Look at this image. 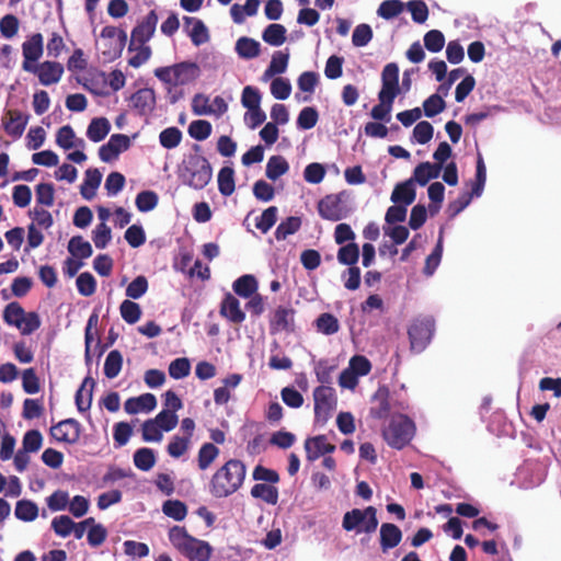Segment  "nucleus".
Masks as SVG:
<instances>
[{"label": "nucleus", "mask_w": 561, "mask_h": 561, "mask_svg": "<svg viewBox=\"0 0 561 561\" xmlns=\"http://www.w3.org/2000/svg\"><path fill=\"white\" fill-rule=\"evenodd\" d=\"M435 331V321L432 317L415 318L408 329L411 350L417 353L424 351L432 340Z\"/></svg>", "instance_id": "obj_6"}, {"label": "nucleus", "mask_w": 561, "mask_h": 561, "mask_svg": "<svg viewBox=\"0 0 561 561\" xmlns=\"http://www.w3.org/2000/svg\"><path fill=\"white\" fill-rule=\"evenodd\" d=\"M159 197L153 191H141L136 196V207L141 213H147L154 209L158 205Z\"/></svg>", "instance_id": "obj_49"}, {"label": "nucleus", "mask_w": 561, "mask_h": 561, "mask_svg": "<svg viewBox=\"0 0 561 561\" xmlns=\"http://www.w3.org/2000/svg\"><path fill=\"white\" fill-rule=\"evenodd\" d=\"M31 69L26 72L35 75L39 83L46 87L58 83L65 72L60 62L50 60L38 62Z\"/></svg>", "instance_id": "obj_11"}, {"label": "nucleus", "mask_w": 561, "mask_h": 561, "mask_svg": "<svg viewBox=\"0 0 561 561\" xmlns=\"http://www.w3.org/2000/svg\"><path fill=\"white\" fill-rule=\"evenodd\" d=\"M219 448L214 443H204L197 453V467L207 470L219 456Z\"/></svg>", "instance_id": "obj_30"}, {"label": "nucleus", "mask_w": 561, "mask_h": 561, "mask_svg": "<svg viewBox=\"0 0 561 561\" xmlns=\"http://www.w3.org/2000/svg\"><path fill=\"white\" fill-rule=\"evenodd\" d=\"M129 104L140 116L151 114L156 107V92L151 88H142L134 92L129 98Z\"/></svg>", "instance_id": "obj_16"}, {"label": "nucleus", "mask_w": 561, "mask_h": 561, "mask_svg": "<svg viewBox=\"0 0 561 561\" xmlns=\"http://www.w3.org/2000/svg\"><path fill=\"white\" fill-rule=\"evenodd\" d=\"M102 181V174L98 169H88L85 178L80 186V194L84 199H92Z\"/></svg>", "instance_id": "obj_28"}, {"label": "nucleus", "mask_w": 561, "mask_h": 561, "mask_svg": "<svg viewBox=\"0 0 561 561\" xmlns=\"http://www.w3.org/2000/svg\"><path fill=\"white\" fill-rule=\"evenodd\" d=\"M288 170L289 164L283 156H272L266 163L265 174L270 180L276 181Z\"/></svg>", "instance_id": "obj_36"}, {"label": "nucleus", "mask_w": 561, "mask_h": 561, "mask_svg": "<svg viewBox=\"0 0 561 561\" xmlns=\"http://www.w3.org/2000/svg\"><path fill=\"white\" fill-rule=\"evenodd\" d=\"M404 5L401 0H385L380 3L377 14L385 20H391L402 13Z\"/></svg>", "instance_id": "obj_48"}, {"label": "nucleus", "mask_w": 561, "mask_h": 561, "mask_svg": "<svg viewBox=\"0 0 561 561\" xmlns=\"http://www.w3.org/2000/svg\"><path fill=\"white\" fill-rule=\"evenodd\" d=\"M359 259V248L354 242L342 245L337 251V261L348 267L355 266Z\"/></svg>", "instance_id": "obj_46"}, {"label": "nucleus", "mask_w": 561, "mask_h": 561, "mask_svg": "<svg viewBox=\"0 0 561 561\" xmlns=\"http://www.w3.org/2000/svg\"><path fill=\"white\" fill-rule=\"evenodd\" d=\"M28 118V115H24L19 110H8L1 118V123L7 135L13 139H18L23 135Z\"/></svg>", "instance_id": "obj_15"}, {"label": "nucleus", "mask_w": 561, "mask_h": 561, "mask_svg": "<svg viewBox=\"0 0 561 561\" xmlns=\"http://www.w3.org/2000/svg\"><path fill=\"white\" fill-rule=\"evenodd\" d=\"M415 196L416 192L413 180L409 179L394 186L390 199L394 204L401 203L402 205L409 206L415 201Z\"/></svg>", "instance_id": "obj_24"}, {"label": "nucleus", "mask_w": 561, "mask_h": 561, "mask_svg": "<svg viewBox=\"0 0 561 561\" xmlns=\"http://www.w3.org/2000/svg\"><path fill=\"white\" fill-rule=\"evenodd\" d=\"M443 254V230L439 231L437 243L432 253L426 257L424 274L431 276L440 263Z\"/></svg>", "instance_id": "obj_47"}, {"label": "nucleus", "mask_w": 561, "mask_h": 561, "mask_svg": "<svg viewBox=\"0 0 561 561\" xmlns=\"http://www.w3.org/2000/svg\"><path fill=\"white\" fill-rule=\"evenodd\" d=\"M44 53V39L41 33H34L22 43L23 62L22 69L24 71L32 70L31 68L38 64V60Z\"/></svg>", "instance_id": "obj_10"}, {"label": "nucleus", "mask_w": 561, "mask_h": 561, "mask_svg": "<svg viewBox=\"0 0 561 561\" xmlns=\"http://www.w3.org/2000/svg\"><path fill=\"white\" fill-rule=\"evenodd\" d=\"M288 60L289 55L287 53L275 51L268 67L263 73V80L266 81L276 75L285 72L288 66Z\"/></svg>", "instance_id": "obj_33"}, {"label": "nucleus", "mask_w": 561, "mask_h": 561, "mask_svg": "<svg viewBox=\"0 0 561 561\" xmlns=\"http://www.w3.org/2000/svg\"><path fill=\"white\" fill-rule=\"evenodd\" d=\"M313 400L316 422L323 425L336 408L335 391L330 386H319L313 390Z\"/></svg>", "instance_id": "obj_8"}, {"label": "nucleus", "mask_w": 561, "mask_h": 561, "mask_svg": "<svg viewBox=\"0 0 561 561\" xmlns=\"http://www.w3.org/2000/svg\"><path fill=\"white\" fill-rule=\"evenodd\" d=\"M51 528L56 535L68 537L75 528V522L67 515H60L51 520Z\"/></svg>", "instance_id": "obj_64"}, {"label": "nucleus", "mask_w": 561, "mask_h": 561, "mask_svg": "<svg viewBox=\"0 0 561 561\" xmlns=\"http://www.w3.org/2000/svg\"><path fill=\"white\" fill-rule=\"evenodd\" d=\"M182 131L178 127H168L159 135L160 145L165 149L178 147L182 140Z\"/></svg>", "instance_id": "obj_53"}, {"label": "nucleus", "mask_w": 561, "mask_h": 561, "mask_svg": "<svg viewBox=\"0 0 561 561\" xmlns=\"http://www.w3.org/2000/svg\"><path fill=\"white\" fill-rule=\"evenodd\" d=\"M301 227V218L297 216L287 217L275 230L276 240H285L288 236L296 233Z\"/></svg>", "instance_id": "obj_43"}, {"label": "nucleus", "mask_w": 561, "mask_h": 561, "mask_svg": "<svg viewBox=\"0 0 561 561\" xmlns=\"http://www.w3.org/2000/svg\"><path fill=\"white\" fill-rule=\"evenodd\" d=\"M439 174L440 165H433L431 162H421L415 167L413 176L410 178V180H413V183L424 186L430 180L438 178Z\"/></svg>", "instance_id": "obj_27"}, {"label": "nucleus", "mask_w": 561, "mask_h": 561, "mask_svg": "<svg viewBox=\"0 0 561 561\" xmlns=\"http://www.w3.org/2000/svg\"><path fill=\"white\" fill-rule=\"evenodd\" d=\"M247 477V466L231 458L221 465L210 477L208 492L214 499H226L238 492Z\"/></svg>", "instance_id": "obj_1"}, {"label": "nucleus", "mask_w": 561, "mask_h": 561, "mask_svg": "<svg viewBox=\"0 0 561 561\" xmlns=\"http://www.w3.org/2000/svg\"><path fill=\"white\" fill-rule=\"evenodd\" d=\"M232 288L238 296L250 298L257 290V282L253 275L245 274L233 282Z\"/></svg>", "instance_id": "obj_31"}, {"label": "nucleus", "mask_w": 561, "mask_h": 561, "mask_svg": "<svg viewBox=\"0 0 561 561\" xmlns=\"http://www.w3.org/2000/svg\"><path fill=\"white\" fill-rule=\"evenodd\" d=\"M130 139L124 134H114L108 141L99 148V157L103 162H112L117 159L119 153L128 150Z\"/></svg>", "instance_id": "obj_14"}, {"label": "nucleus", "mask_w": 561, "mask_h": 561, "mask_svg": "<svg viewBox=\"0 0 561 561\" xmlns=\"http://www.w3.org/2000/svg\"><path fill=\"white\" fill-rule=\"evenodd\" d=\"M219 313L233 324H240L245 320V313L240 307V301L230 293L224 296Z\"/></svg>", "instance_id": "obj_17"}, {"label": "nucleus", "mask_w": 561, "mask_h": 561, "mask_svg": "<svg viewBox=\"0 0 561 561\" xmlns=\"http://www.w3.org/2000/svg\"><path fill=\"white\" fill-rule=\"evenodd\" d=\"M24 317L25 310L16 301L8 304L3 310L4 322L9 325H14L18 329H22Z\"/></svg>", "instance_id": "obj_37"}, {"label": "nucleus", "mask_w": 561, "mask_h": 561, "mask_svg": "<svg viewBox=\"0 0 561 561\" xmlns=\"http://www.w3.org/2000/svg\"><path fill=\"white\" fill-rule=\"evenodd\" d=\"M415 430V424L409 416L397 414L382 430V437L390 447L402 449L412 440Z\"/></svg>", "instance_id": "obj_4"}, {"label": "nucleus", "mask_w": 561, "mask_h": 561, "mask_svg": "<svg viewBox=\"0 0 561 561\" xmlns=\"http://www.w3.org/2000/svg\"><path fill=\"white\" fill-rule=\"evenodd\" d=\"M390 410L389 390L386 387L379 388L374 396V404L369 410V414L374 419L383 420L389 416Z\"/></svg>", "instance_id": "obj_23"}, {"label": "nucleus", "mask_w": 561, "mask_h": 561, "mask_svg": "<svg viewBox=\"0 0 561 561\" xmlns=\"http://www.w3.org/2000/svg\"><path fill=\"white\" fill-rule=\"evenodd\" d=\"M445 107L446 103L444 99L437 93L432 94L423 102V111L426 117L436 116L437 114L442 113Z\"/></svg>", "instance_id": "obj_56"}, {"label": "nucleus", "mask_w": 561, "mask_h": 561, "mask_svg": "<svg viewBox=\"0 0 561 561\" xmlns=\"http://www.w3.org/2000/svg\"><path fill=\"white\" fill-rule=\"evenodd\" d=\"M379 542L382 552L396 548L402 540L401 529L392 523H383L379 530Z\"/></svg>", "instance_id": "obj_20"}, {"label": "nucleus", "mask_w": 561, "mask_h": 561, "mask_svg": "<svg viewBox=\"0 0 561 561\" xmlns=\"http://www.w3.org/2000/svg\"><path fill=\"white\" fill-rule=\"evenodd\" d=\"M15 517L23 522H33L38 516V506L31 500H20L16 502Z\"/></svg>", "instance_id": "obj_41"}, {"label": "nucleus", "mask_w": 561, "mask_h": 561, "mask_svg": "<svg viewBox=\"0 0 561 561\" xmlns=\"http://www.w3.org/2000/svg\"><path fill=\"white\" fill-rule=\"evenodd\" d=\"M50 435L58 442L75 445L81 436V424L75 419H66L50 427Z\"/></svg>", "instance_id": "obj_13"}, {"label": "nucleus", "mask_w": 561, "mask_h": 561, "mask_svg": "<svg viewBox=\"0 0 561 561\" xmlns=\"http://www.w3.org/2000/svg\"><path fill=\"white\" fill-rule=\"evenodd\" d=\"M347 194L345 191L337 194L325 195L318 203V213L321 218L330 221H339L346 218L351 209L346 206Z\"/></svg>", "instance_id": "obj_7"}, {"label": "nucleus", "mask_w": 561, "mask_h": 561, "mask_svg": "<svg viewBox=\"0 0 561 561\" xmlns=\"http://www.w3.org/2000/svg\"><path fill=\"white\" fill-rule=\"evenodd\" d=\"M271 93L277 100H286L291 93V84L288 79L277 77L271 83Z\"/></svg>", "instance_id": "obj_63"}, {"label": "nucleus", "mask_w": 561, "mask_h": 561, "mask_svg": "<svg viewBox=\"0 0 561 561\" xmlns=\"http://www.w3.org/2000/svg\"><path fill=\"white\" fill-rule=\"evenodd\" d=\"M287 30L283 24L272 23L262 33V39L271 46H280L286 42Z\"/></svg>", "instance_id": "obj_35"}, {"label": "nucleus", "mask_w": 561, "mask_h": 561, "mask_svg": "<svg viewBox=\"0 0 561 561\" xmlns=\"http://www.w3.org/2000/svg\"><path fill=\"white\" fill-rule=\"evenodd\" d=\"M122 318L129 324L138 322L141 316L140 306L129 299L124 300L119 307Z\"/></svg>", "instance_id": "obj_55"}, {"label": "nucleus", "mask_w": 561, "mask_h": 561, "mask_svg": "<svg viewBox=\"0 0 561 561\" xmlns=\"http://www.w3.org/2000/svg\"><path fill=\"white\" fill-rule=\"evenodd\" d=\"M319 119L318 111L314 107H304L297 118V126L300 129H311L316 126Z\"/></svg>", "instance_id": "obj_59"}, {"label": "nucleus", "mask_w": 561, "mask_h": 561, "mask_svg": "<svg viewBox=\"0 0 561 561\" xmlns=\"http://www.w3.org/2000/svg\"><path fill=\"white\" fill-rule=\"evenodd\" d=\"M251 495L254 499H261L265 503L276 505L278 502V489L273 484L256 483L251 489Z\"/></svg>", "instance_id": "obj_34"}, {"label": "nucleus", "mask_w": 561, "mask_h": 561, "mask_svg": "<svg viewBox=\"0 0 561 561\" xmlns=\"http://www.w3.org/2000/svg\"><path fill=\"white\" fill-rule=\"evenodd\" d=\"M184 23L186 27L192 25V28L188 30L187 33L195 46H201L209 41L208 30L202 20L192 16H185Z\"/></svg>", "instance_id": "obj_25"}, {"label": "nucleus", "mask_w": 561, "mask_h": 561, "mask_svg": "<svg viewBox=\"0 0 561 561\" xmlns=\"http://www.w3.org/2000/svg\"><path fill=\"white\" fill-rule=\"evenodd\" d=\"M157 23L158 15L154 10H151L131 31L128 50L131 51L135 45L146 44L154 34Z\"/></svg>", "instance_id": "obj_12"}, {"label": "nucleus", "mask_w": 561, "mask_h": 561, "mask_svg": "<svg viewBox=\"0 0 561 561\" xmlns=\"http://www.w3.org/2000/svg\"><path fill=\"white\" fill-rule=\"evenodd\" d=\"M188 134L195 140H205L211 134V124L204 119L193 121L188 126Z\"/></svg>", "instance_id": "obj_57"}, {"label": "nucleus", "mask_w": 561, "mask_h": 561, "mask_svg": "<svg viewBox=\"0 0 561 561\" xmlns=\"http://www.w3.org/2000/svg\"><path fill=\"white\" fill-rule=\"evenodd\" d=\"M194 538L187 534L184 527L174 526L169 530V540L180 552L184 548H187V545L192 542Z\"/></svg>", "instance_id": "obj_51"}, {"label": "nucleus", "mask_w": 561, "mask_h": 561, "mask_svg": "<svg viewBox=\"0 0 561 561\" xmlns=\"http://www.w3.org/2000/svg\"><path fill=\"white\" fill-rule=\"evenodd\" d=\"M445 45V36L438 30H431L424 35V46L431 53H438Z\"/></svg>", "instance_id": "obj_62"}, {"label": "nucleus", "mask_w": 561, "mask_h": 561, "mask_svg": "<svg viewBox=\"0 0 561 561\" xmlns=\"http://www.w3.org/2000/svg\"><path fill=\"white\" fill-rule=\"evenodd\" d=\"M316 328L322 334L332 335L340 330V323L335 316L324 312L317 318Z\"/></svg>", "instance_id": "obj_44"}, {"label": "nucleus", "mask_w": 561, "mask_h": 561, "mask_svg": "<svg viewBox=\"0 0 561 561\" xmlns=\"http://www.w3.org/2000/svg\"><path fill=\"white\" fill-rule=\"evenodd\" d=\"M107 84V78L105 72L100 71L96 75L92 76L82 83L83 88L90 91L95 95H106L107 92L104 91V88Z\"/></svg>", "instance_id": "obj_52"}, {"label": "nucleus", "mask_w": 561, "mask_h": 561, "mask_svg": "<svg viewBox=\"0 0 561 561\" xmlns=\"http://www.w3.org/2000/svg\"><path fill=\"white\" fill-rule=\"evenodd\" d=\"M400 93L399 66L396 62H389L381 71V89L378 93V98L394 102V99Z\"/></svg>", "instance_id": "obj_9"}, {"label": "nucleus", "mask_w": 561, "mask_h": 561, "mask_svg": "<svg viewBox=\"0 0 561 561\" xmlns=\"http://www.w3.org/2000/svg\"><path fill=\"white\" fill-rule=\"evenodd\" d=\"M218 190L221 195L230 196L236 190L234 171L230 167H224L218 172Z\"/></svg>", "instance_id": "obj_40"}, {"label": "nucleus", "mask_w": 561, "mask_h": 561, "mask_svg": "<svg viewBox=\"0 0 561 561\" xmlns=\"http://www.w3.org/2000/svg\"><path fill=\"white\" fill-rule=\"evenodd\" d=\"M77 289L84 297L92 296L96 290V280L89 272H83L77 277Z\"/></svg>", "instance_id": "obj_58"}, {"label": "nucleus", "mask_w": 561, "mask_h": 561, "mask_svg": "<svg viewBox=\"0 0 561 561\" xmlns=\"http://www.w3.org/2000/svg\"><path fill=\"white\" fill-rule=\"evenodd\" d=\"M162 512L178 522L183 520L187 514L186 505L179 500H168L162 505Z\"/></svg>", "instance_id": "obj_50"}, {"label": "nucleus", "mask_w": 561, "mask_h": 561, "mask_svg": "<svg viewBox=\"0 0 561 561\" xmlns=\"http://www.w3.org/2000/svg\"><path fill=\"white\" fill-rule=\"evenodd\" d=\"M236 51L243 59H253L261 54V44L253 38L242 36L236 43Z\"/></svg>", "instance_id": "obj_32"}, {"label": "nucleus", "mask_w": 561, "mask_h": 561, "mask_svg": "<svg viewBox=\"0 0 561 561\" xmlns=\"http://www.w3.org/2000/svg\"><path fill=\"white\" fill-rule=\"evenodd\" d=\"M134 465L141 471H149L156 465V455L151 448L141 447L134 454Z\"/></svg>", "instance_id": "obj_42"}, {"label": "nucleus", "mask_w": 561, "mask_h": 561, "mask_svg": "<svg viewBox=\"0 0 561 561\" xmlns=\"http://www.w3.org/2000/svg\"><path fill=\"white\" fill-rule=\"evenodd\" d=\"M211 176V165L202 154L187 156L179 167V179L184 185L194 190H203L210 182Z\"/></svg>", "instance_id": "obj_2"}, {"label": "nucleus", "mask_w": 561, "mask_h": 561, "mask_svg": "<svg viewBox=\"0 0 561 561\" xmlns=\"http://www.w3.org/2000/svg\"><path fill=\"white\" fill-rule=\"evenodd\" d=\"M190 437L175 435L167 446L168 454L173 458L182 457L190 447Z\"/></svg>", "instance_id": "obj_60"}, {"label": "nucleus", "mask_w": 561, "mask_h": 561, "mask_svg": "<svg viewBox=\"0 0 561 561\" xmlns=\"http://www.w3.org/2000/svg\"><path fill=\"white\" fill-rule=\"evenodd\" d=\"M153 73L164 84L179 87L193 83L201 76V68L194 61H181L172 66L159 67Z\"/></svg>", "instance_id": "obj_3"}, {"label": "nucleus", "mask_w": 561, "mask_h": 561, "mask_svg": "<svg viewBox=\"0 0 561 561\" xmlns=\"http://www.w3.org/2000/svg\"><path fill=\"white\" fill-rule=\"evenodd\" d=\"M111 124L105 117L93 118L87 129L88 138L93 142L102 141L110 133Z\"/></svg>", "instance_id": "obj_29"}, {"label": "nucleus", "mask_w": 561, "mask_h": 561, "mask_svg": "<svg viewBox=\"0 0 561 561\" xmlns=\"http://www.w3.org/2000/svg\"><path fill=\"white\" fill-rule=\"evenodd\" d=\"M94 387V379L91 376H87L75 396V402L79 412H87L90 410Z\"/></svg>", "instance_id": "obj_21"}, {"label": "nucleus", "mask_w": 561, "mask_h": 561, "mask_svg": "<svg viewBox=\"0 0 561 561\" xmlns=\"http://www.w3.org/2000/svg\"><path fill=\"white\" fill-rule=\"evenodd\" d=\"M278 209L276 206H270L263 210L262 215L256 218L255 227L262 232L266 233L277 220Z\"/></svg>", "instance_id": "obj_54"}, {"label": "nucleus", "mask_w": 561, "mask_h": 561, "mask_svg": "<svg viewBox=\"0 0 561 561\" xmlns=\"http://www.w3.org/2000/svg\"><path fill=\"white\" fill-rule=\"evenodd\" d=\"M157 405V399L152 393H144L125 401L124 409L128 414H137L141 411L150 412Z\"/></svg>", "instance_id": "obj_22"}, {"label": "nucleus", "mask_w": 561, "mask_h": 561, "mask_svg": "<svg viewBox=\"0 0 561 561\" xmlns=\"http://www.w3.org/2000/svg\"><path fill=\"white\" fill-rule=\"evenodd\" d=\"M122 366H123V356H122L121 352L117 350H113L107 354V356L105 358L104 375L107 378L113 379L118 376V374L122 370Z\"/></svg>", "instance_id": "obj_45"}, {"label": "nucleus", "mask_w": 561, "mask_h": 561, "mask_svg": "<svg viewBox=\"0 0 561 561\" xmlns=\"http://www.w3.org/2000/svg\"><path fill=\"white\" fill-rule=\"evenodd\" d=\"M69 253L79 259H88L92 255L93 250L89 241L84 240L81 236H75L68 243Z\"/></svg>", "instance_id": "obj_38"}, {"label": "nucleus", "mask_w": 561, "mask_h": 561, "mask_svg": "<svg viewBox=\"0 0 561 561\" xmlns=\"http://www.w3.org/2000/svg\"><path fill=\"white\" fill-rule=\"evenodd\" d=\"M337 366L329 359H320L314 364V374L320 386H330L332 383V375Z\"/></svg>", "instance_id": "obj_39"}, {"label": "nucleus", "mask_w": 561, "mask_h": 561, "mask_svg": "<svg viewBox=\"0 0 561 561\" xmlns=\"http://www.w3.org/2000/svg\"><path fill=\"white\" fill-rule=\"evenodd\" d=\"M181 553L192 561H208L211 556V547L208 542L194 538Z\"/></svg>", "instance_id": "obj_26"}, {"label": "nucleus", "mask_w": 561, "mask_h": 561, "mask_svg": "<svg viewBox=\"0 0 561 561\" xmlns=\"http://www.w3.org/2000/svg\"><path fill=\"white\" fill-rule=\"evenodd\" d=\"M305 450L307 459L314 461L323 455L333 453L335 445L328 443L325 435H318L305 440Z\"/></svg>", "instance_id": "obj_18"}, {"label": "nucleus", "mask_w": 561, "mask_h": 561, "mask_svg": "<svg viewBox=\"0 0 561 561\" xmlns=\"http://www.w3.org/2000/svg\"><path fill=\"white\" fill-rule=\"evenodd\" d=\"M342 527L346 531L356 534H373L378 527L377 510L374 506H367L364 510L353 508L343 516Z\"/></svg>", "instance_id": "obj_5"}, {"label": "nucleus", "mask_w": 561, "mask_h": 561, "mask_svg": "<svg viewBox=\"0 0 561 561\" xmlns=\"http://www.w3.org/2000/svg\"><path fill=\"white\" fill-rule=\"evenodd\" d=\"M294 318L295 310L293 308L277 307L270 322L272 332H293L295 330Z\"/></svg>", "instance_id": "obj_19"}, {"label": "nucleus", "mask_w": 561, "mask_h": 561, "mask_svg": "<svg viewBox=\"0 0 561 561\" xmlns=\"http://www.w3.org/2000/svg\"><path fill=\"white\" fill-rule=\"evenodd\" d=\"M411 12L412 20L415 23L422 24L428 18V8L422 0H411L404 5Z\"/></svg>", "instance_id": "obj_61"}]
</instances>
